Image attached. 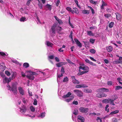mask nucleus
<instances>
[{
	"mask_svg": "<svg viewBox=\"0 0 122 122\" xmlns=\"http://www.w3.org/2000/svg\"><path fill=\"white\" fill-rule=\"evenodd\" d=\"M17 83L16 82H15L12 83L11 86L8 84L7 87L8 90L11 91L14 94H17Z\"/></svg>",
	"mask_w": 122,
	"mask_h": 122,
	"instance_id": "nucleus-1",
	"label": "nucleus"
},
{
	"mask_svg": "<svg viewBox=\"0 0 122 122\" xmlns=\"http://www.w3.org/2000/svg\"><path fill=\"white\" fill-rule=\"evenodd\" d=\"M63 29L59 26H57L56 25H54L51 27L50 31V35L52 37L54 36L56 32V30L57 31L58 33H59L60 31H61Z\"/></svg>",
	"mask_w": 122,
	"mask_h": 122,
	"instance_id": "nucleus-2",
	"label": "nucleus"
},
{
	"mask_svg": "<svg viewBox=\"0 0 122 122\" xmlns=\"http://www.w3.org/2000/svg\"><path fill=\"white\" fill-rule=\"evenodd\" d=\"M19 109H20L19 111L22 114L24 115L25 116L31 117L32 118L35 117V116H31L28 114H25L27 110V108L25 106L22 105L21 107H20Z\"/></svg>",
	"mask_w": 122,
	"mask_h": 122,
	"instance_id": "nucleus-3",
	"label": "nucleus"
},
{
	"mask_svg": "<svg viewBox=\"0 0 122 122\" xmlns=\"http://www.w3.org/2000/svg\"><path fill=\"white\" fill-rule=\"evenodd\" d=\"M80 65V66L79 67L80 69H81L84 71H86L84 72H86V73L88 72L89 71V68L88 66L83 64H81Z\"/></svg>",
	"mask_w": 122,
	"mask_h": 122,
	"instance_id": "nucleus-4",
	"label": "nucleus"
},
{
	"mask_svg": "<svg viewBox=\"0 0 122 122\" xmlns=\"http://www.w3.org/2000/svg\"><path fill=\"white\" fill-rule=\"evenodd\" d=\"M73 92L78 97H81L83 96V92L81 91L78 90H73Z\"/></svg>",
	"mask_w": 122,
	"mask_h": 122,
	"instance_id": "nucleus-5",
	"label": "nucleus"
},
{
	"mask_svg": "<svg viewBox=\"0 0 122 122\" xmlns=\"http://www.w3.org/2000/svg\"><path fill=\"white\" fill-rule=\"evenodd\" d=\"M109 91V90L108 89L105 88H101L98 89L97 90V92H107Z\"/></svg>",
	"mask_w": 122,
	"mask_h": 122,
	"instance_id": "nucleus-6",
	"label": "nucleus"
},
{
	"mask_svg": "<svg viewBox=\"0 0 122 122\" xmlns=\"http://www.w3.org/2000/svg\"><path fill=\"white\" fill-rule=\"evenodd\" d=\"M79 111L83 113H86L88 111V109L86 108L81 107L79 108Z\"/></svg>",
	"mask_w": 122,
	"mask_h": 122,
	"instance_id": "nucleus-7",
	"label": "nucleus"
},
{
	"mask_svg": "<svg viewBox=\"0 0 122 122\" xmlns=\"http://www.w3.org/2000/svg\"><path fill=\"white\" fill-rule=\"evenodd\" d=\"M11 80V79H10V77L8 78L5 77L3 78V83H8Z\"/></svg>",
	"mask_w": 122,
	"mask_h": 122,
	"instance_id": "nucleus-8",
	"label": "nucleus"
},
{
	"mask_svg": "<svg viewBox=\"0 0 122 122\" xmlns=\"http://www.w3.org/2000/svg\"><path fill=\"white\" fill-rule=\"evenodd\" d=\"M77 119L78 122H84V118L83 117L79 115L78 116Z\"/></svg>",
	"mask_w": 122,
	"mask_h": 122,
	"instance_id": "nucleus-9",
	"label": "nucleus"
},
{
	"mask_svg": "<svg viewBox=\"0 0 122 122\" xmlns=\"http://www.w3.org/2000/svg\"><path fill=\"white\" fill-rule=\"evenodd\" d=\"M71 78L74 84H77L79 83L80 82L78 81L76 79L75 76H71Z\"/></svg>",
	"mask_w": 122,
	"mask_h": 122,
	"instance_id": "nucleus-10",
	"label": "nucleus"
},
{
	"mask_svg": "<svg viewBox=\"0 0 122 122\" xmlns=\"http://www.w3.org/2000/svg\"><path fill=\"white\" fill-rule=\"evenodd\" d=\"M18 89L20 94L22 95H24L25 94V92L23 88L21 87H19Z\"/></svg>",
	"mask_w": 122,
	"mask_h": 122,
	"instance_id": "nucleus-11",
	"label": "nucleus"
},
{
	"mask_svg": "<svg viewBox=\"0 0 122 122\" xmlns=\"http://www.w3.org/2000/svg\"><path fill=\"white\" fill-rule=\"evenodd\" d=\"M115 15H116L117 20H120L122 18V16L121 15L118 13H116Z\"/></svg>",
	"mask_w": 122,
	"mask_h": 122,
	"instance_id": "nucleus-12",
	"label": "nucleus"
},
{
	"mask_svg": "<svg viewBox=\"0 0 122 122\" xmlns=\"http://www.w3.org/2000/svg\"><path fill=\"white\" fill-rule=\"evenodd\" d=\"M67 62H60L56 64V66L58 67H60L61 66L63 65H65L67 64Z\"/></svg>",
	"mask_w": 122,
	"mask_h": 122,
	"instance_id": "nucleus-13",
	"label": "nucleus"
},
{
	"mask_svg": "<svg viewBox=\"0 0 122 122\" xmlns=\"http://www.w3.org/2000/svg\"><path fill=\"white\" fill-rule=\"evenodd\" d=\"M74 41L77 44V45L80 47H81L82 46L81 44L78 40L77 39H75Z\"/></svg>",
	"mask_w": 122,
	"mask_h": 122,
	"instance_id": "nucleus-14",
	"label": "nucleus"
},
{
	"mask_svg": "<svg viewBox=\"0 0 122 122\" xmlns=\"http://www.w3.org/2000/svg\"><path fill=\"white\" fill-rule=\"evenodd\" d=\"M11 76L10 77V79L11 80L14 78L16 76L17 73L16 72H14L11 73Z\"/></svg>",
	"mask_w": 122,
	"mask_h": 122,
	"instance_id": "nucleus-15",
	"label": "nucleus"
},
{
	"mask_svg": "<svg viewBox=\"0 0 122 122\" xmlns=\"http://www.w3.org/2000/svg\"><path fill=\"white\" fill-rule=\"evenodd\" d=\"M114 97H115L114 98H113L112 100L111 99V100L110 101V104L113 106L115 105V104L114 103V101L115 99H117V98L116 96L115 95Z\"/></svg>",
	"mask_w": 122,
	"mask_h": 122,
	"instance_id": "nucleus-16",
	"label": "nucleus"
},
{
	"mask_svg": "<svg viewBox=\"0 0 122 122\" xmlns=\"http://www.w3.org/2000/svg\"><path fill=\"white\" fill-rule=\"evenodd\" d=\"M26 77L32 80H34L35 78L34 76H32V75L30 74L27 75L26 76Z\"/></svg>",
	"mask_w": 122,
	"mask_h": 122,
	"instance_id": "nucleus-17",
	"label": "nucleus"
},
{
	"mask_svg": "<svg viewBox=\"0 0 122 122\" xmlns=\"http://www.w3.org/2000/svg\"><path fill=\"white\" fill-rule=\"evenodd\" d=\"M102 5L101 6L100 8L102 9H103L104 8V6H106L107 5L103 0L102 1Z\"/></svg>",
	"mask_w": 122,
	"mask_h": 122,
	"instance_id": "nucleus-18",
	"label": "nucleus"
},
{
	"mask_svg": "<svg viewBox=\"0 0 122 122\" xmlns=\"http://www.w3.org/2000/svg\"><path fill=\"white\" fill-rule=\"evenodd\" d=\"M88 86L84 85H77L76 86V88H79L81 87L85 88L87 87Z\"/></svg>",
	"mask_w": 122,
	"mask_h": 122,
	"instance_id": "nucleus-19",
	"label": "nucleus"
},
{
	"mask_svg": "<svg viewBox=\"0 0 122 122\" xmlns=\"http://www.w3.org/2000/svg\"><path fill=\"white\" fill-rule=\"evenodd\" d=\"M71 94V93L70 92H69L66 95H63L62 96V97L64 98H66L69 97L70 95Z\"/></svg>",
	"mask_w": 122,
	"mask_h": 122,
	"instance_id": "nucleus-20",
	"label": "nucleus"
},
{
	"mask_svg": "<svg viewBox=\"0 0 122 122\" xmlns=\"http://www.w3.org/2000/svg\"><path fill=\"white\" fill-rule=\"evenodd\" d=\"M71 12L73 14H74V13H75L77 14H78L79 13L77 9L76 8L73 9V10L71 11Z\"/></svg>",
	"mask_w": 122,
	"mask_h": 122,
	"instance_id": "nucleus-21",
	"label": "nucleus"
},
{
	"mask_svg": "<svg viewBox=\"0 0 122 122\" xmlns=\"http://www.w3.org/2000/svg\"><path fill=\"white\" fill-rule=\"evenodd\" d=\"M111 100V99L108 98L103 100L102 101L103 102L106 103H108Z\"/></svg>",
	"mask_w": 122,
	"mask_h": 122,
	"instance_id": "nucleus-22",
	"label": "nucleus"
},
{
	"mask_svg": "<svg viewBox=\"0 0 122 122\" xmlns=\"http://www.w3.org/2000/svg\"><path fill=\"white\" fill-rule=\"evenodd\" d=\"M106 49L108 52H110L112 51L113 48L111 46H109L108 47H107Z\"/></svg>",
	"mask_w": 122,
	"mask_h": 122,
	"instance_id": "nucleus-23",
	"label": "nucleus"
},
{
	"mask_svg": "<svg viewBox=\"0 0 122 122\" xmlns=\"http://www.w3.org/2000/svg\"><path fill=\"white\" fill-rule=\"evenodd\" d=\"M74 98V96H71L70 98L65 99V101L67 102H68L72 100Z\"/></svg>",
	"mask_w": 122,
	"mask_h": 122,
	"instance_id": "nucleus-24",
	"label": "nucleus"
},
{
	"mask_svg": "<svg viewBox=\"0 0 122 122\" xmlns=\"http://www.w3.org/2000/svg\"><path fill=\"white\" fill-rule=\"evenodd\" d=\"M46 44L47 46L51 47H52L53 45V44L49 41H47Z\"/></svg>",
	"mask_w": 122,
	"mask_h": 122,
	"instance_id": "nucleus-25",
	"label": "nucleus"
},
{
	"mask_svg": "<svg viewBox=\"0 0 122 122\" xmlns=\"http://www.w3.org/2000/svg\"><path fill=\"white\" fill-rule=\"evenodd\" d=\"M90 13L89 10H83L82 11V13L84 14H88Z\"/></svg>",
	"mask_w": 122,
	"mask_h": 122,
	"instance_id": "nucleus-26",
	"label": "nucleus"
},
{
	"mask_svg": "<svg viewBox=\"0 0 122 122\" xmlns=\"http://www.w3.org/2000/svg\"><path fill=\"white\" fill-rule=\"evenodd\" d=\"M45 8H47L48 10H51V6L49 4H47L45 6Z\"/></svg>",
	"mask_w": 122,
	"mask_h": 122,
	"instance_id": "nucleus-27",
	"label": "nucleus"
},
{
	"mask_svg": "<svg viewBox=\"0 0 122 122\" xmlns=\"http://www.w3.org/2000/svg\"><path fill=\"white\" fill-rule=\"evenodd\" d=\"M45 114L46 113L45 112H43L42 113H41L40 115L38 116V117H40L41 118H43L45 116Z\"/></svg>",
	"mask_w": 122,
	"mask_h": 122,
	"instance_id": "nucleus-28",
	"label": "nucleus"
},
{
	"mask_svg": "<svg viewBox=\"0 0 122 122\" xmlns=\"http://www.w3.org/2000/svg\"><path fill=\"white\" fill-rule=\"evenodd\" d=\"M87 34L89 36H94V35L91 31H88L87 32Z\"/></svg>",
	"mask_w": 122,
	"mask_h": 122,
	"instance_id": "nucleus-29",
	"label": "nucleus"
},
{
	"mask_svg": "<svg viewBox=\"0 0 122 122\" xmlns=\"http://www.w3.org/2000/svg\"><path fill=\"white\" fill-rule=\"evenodd\" d=\"M73 113L75 115H77L78 113V109L76 108L75 109L74 111L73 112Z\"/></svg>",
	"mask_w": 122,
	"mask_h": 122,
	"instance_id": "nucleus-30",
	"label": "nucleus"
},
{
	"mask_svg": "<svg viewBox=\"0 0 122 122\" xmlns=\"http://www.w3.org/2000/svg\"><path fill=\"white\" fill-rule=\"evenodd\" d=\"M119 112V111L118 110H117L111 112L110 114L113 115L114 114H116L118 113Z\"/></svg>",
	"mask_w": 122,
	"mask_h": 122,
	"instance_id": "nucleus-31",
	"label": "nucleus"
},
{
	"mask_svg": "<svg viewBox=\"0 0 122 122\" xmlns=\"http://www.w3.org/2000/svg\"><path fill=\"white\" fill-rule=\"evenodd\" d=\"M26 20V18L25 17H22L20 19V21L21 22H24Z\"/></svg>",
	"mask_w": 122,
	"mask_h": 122,
	"instance_id": "nucleus-32",
	"label": "nucleus"
},
{
	"mask_svg": "<svg viewBox=\"0 0 122 122\" xmlns=\"http://www.w3.org/2000/svg\"><path fill=\"white\" fill-rule=\"evenodd\" d=\"M23 66L25 68L28 67L29 66V65L28 63H24L23 65Z\"/></svg>",
	"mask_w": 122,
	"mask_h": 122,
	"instance_id": "nucleus-33",
	"label": "nucleus"
},
{
	"mask_svg": "<svg viewBox=\"0 0 122 122\" xmlns=\"http://www.w3.org/2000/svg\"><path fill=\"white\" fill-rule=\"evenodd\" d=\"M89 1L91 3L95 5H96L97 3V1H95L93 0H89Z\"/></svg>",
	"mask_w": 122,
	"mask_h": 122,
	"instance_id": "nucleus-34",
	"label": "nucleus"
},
{
	"mask_svg": "<svg viewBox=\"0 0 122 122\" xmlns=\"http://www.w3.org/2000/svg\"><path fill=\"white\" fill-rule=\"evenodd\" d=\"M114 23L113 22H111L109 24V27L110 28H111L114 25Z\"/></svg>",
	"mask_w": 122,
	"mask_h": 122,
	"instance_id": "nucleus-35",
	"label": "nucleus"
},
{
	"mask_svg": "<svg viewBox=\"0 0 122 122\" xmlns=\"http://www.w3.org/2000/svg\"><path fill=\"white\" fill-rule=\"evenodd\" d=\"M30 109L32 112H34L35 111V108L32 106H31L30 107Z\"/></svg>",
	"mask_w": 122,
	"mask_h": 122,
	"instance_id": "nucleus-36",
	"label": "nucleus"
},
{
	"mask_svg": "<svg viewBox=\"0 0 122 122\" xmlns=\"http://www.w3.org/2000/svg\"><path fill=\"white\" fill-rule=\"evenodd\" d=\"M117 80L120 84L122 85V82H121V81H122V80L121 78L120 77L118 78H117Z\"/></svg>",
	"mask_w": 122,
	"mask_h": 122,
	"instance_id": "nucleus-37",
	"label": "nucleus"
},
{
	"mask_svg": "<svg viewBox=\"0 0 122 122\" xmlns=\"http://www.w3.org/2000/svg\"><path fill=\"white\" fill-rule=\"evenodd\" d=\"M84 92L87 93H91L92 92V91L91 89H86L85 90Z\"/></svg>",
	"mask_w": 122,
	"mask_h": 122,
	"instance_id": "nucleus-38",
	"label": "nucleus"
},
{
	"mask_svg": "<svg viewBox=\"0 0 122 122\" xmlns=\"http://www.w3.org/2000/svg\"><path fill=\"white\" fill-rule=\"evenodd\" d=\"M88 7L91 9L92 14H94L95 13L94 10L91 6H88Z\"/></svg>",
	"mask_w": 122,
	"mask_h": 122,
	"instance_id": "nucleus-39",
	"label": "nucleus"
},
{
	"mask_svg": "<svg viewBox=\"0 0 122 122\" xmlns=\"http://www.w3.org/2000/svg\"><path fill=\"white\" fill-rule=\"evenodd\" d=\"M29 72L32 75V76L34 75H37V73L31 71H29Z\"/></svg>",
	"mask_w": 122,
	"mask_h": 122,
	"instance_id": "nucleus-40",
	"label": "nucleus"
},
{
	"mask_svg": "<svg viewBox=\"0 0 122 122\" xmlns=\"http://www.w3.org/2000/svg\"><path fill=\"white\" fill-rule=\"evenodd\" d=\"M115 87V90H118L120 89H122V87L119 86H116Z\"/></svg>",
	"mask_w": 122,
	"mask_h": 122,
	"instance_id": "nucleus-41",
	"label": "nucleus"
},
{
	"mask_svg": "<svg viewBox=\"0 0 122 122\" xmlns=\"http://www.w3.org/2000/svg\"><path fill=\"white\" fill-rule=\"evenodd\" d=\"M68 78L67 77H66L64 78V80H63V82H68Z\"/></svg>",
	"mask_w": 122,
	"mask_h": 122,
	"instance_id": "nucleus-42",
	"label": "nucleus"
},
{
	"mask_svg": "<svg viewBox=\"0 0 122 122\" xmlns=\"http://www.w3.org/2000/svg\"><path fill=\"white\" fill-rule=\"evenodd\" d=\"M104 16L105 17L108 18L109 17H111V15L110 14H104Z\"/></svg>",
	"mask_w": 122,
	"mask_h": 122,
	"instance_id": "nucleus-43",
	"label": "nucleus"
},
{
	"mask_svg": "<svg viewBox=\"0 0 122 122\" xmlns=\"http://www.w3.org/2000/svg\"><path fill=\"white\" fill-rule=\"evenodd\" d=\"M102 118L99 117H97L96 119L98 122H102Z\"/></svg>",
	"mask_w": 122,
	"mask_h": 122,
	"instance_id": "nucleus-44",
	"label": "nucleus"
},
{
	"mask_svg": "<svg viewBox=\"0 0 122 122\" xmlns=\"http://www.w3.org/2000/svg\"><path fill=\"white\" fill-rule=\"evenodd\" d=\"M90 51L91 53L93 54H95L96 52L95 50L94 49L90 50Z\"/></svg>",
	"mask_w": 122,
	"mask_h": 122,
	"instance_id": "nucleus-45",
	"label": "nucleus"
},
{
	"mask_svg": "<svg viewBox=\"0 0 122 122\" xmlns=\"http://www.w3.org/2000/svg\"><path fill=\"white\" fill-rule=\"evenodd\" d=\"M109 106V105L108 104L107 105L106 107H105V110L107 111V112H108L109 111V109H107L108 107Z\"/></svg>",
	"mask_w": 122,
	"mask_h": 122,
	"instance_id": "nucleus-46",
	"label": "nucleus"
},
{
	"mask_svg": "<svg viewBox=\"0 0 122 122\" xmlns=\"http://www.w3.org/2000/svg\"><path fill=\"white\" fill-rule=\"evenodd\" d=\"M69 24L73 28H74V26L70 22V18L69 17V18L68 20Z\"/></svg>",
	"mask_w": 122,
	"mask_h": 122,
	"instance_id": "nucleus-47",
	"label": "nucleus"
},
{
	"mask_svg": "<svg viewBox=\"0 0 122 122\" xmlns=\"http://www.w3.org/2000/svg\"><path fill=\"white\" fill-rule=\"evenodd\" d=\"M86 73V72H84V71H82L80 72L77 75L78 76H80L81 75L83 74H84L85 73Z\"/></svg>",
	"mask_w": 122,
	"mask_h": 122,
	"instance_id": "nucleus-48",
	"label": "nucleus"
},
{
	"mask_svg": "<svg viewBox=\"0 0 122 122\" xmlns=\"http://www.w3.org/2000/svg\"><path fill=\"white\" fill-rule=\"evenodd\" d=\"M89 41L92 43L93 44L95 41V39L91 38L90 39Z\"/></svg>",
	"mask_w": 122,
	"mask_h": 122,
	"instance_id": "nucleus-49",
	"label": "nucleus"
},
{
	"mask_svg": "<svg viewBox=\"0 0 122 122\" xmlns=\"http://www.w3.org/2000/svg\"><path fill=\"white\" fill-rule=\"evenodd\" d=\"M38 5L40 8L41 9L43 7L42 5L40 2L38 3Z\"/></svg>",
	"mask_w": 122,
	"mask_h": 122,
	"instance_id": "nucleus-50",
	"label": "nucleus"
},
{
	"mask_svg": "<svg viewBox=\"0 0 122 122\" xmlns=\"http://www.w3.org/2000/svg\"><path fill=\"white\" fill-rule=\"evenodd\" d=\"M101 97H106L107 96V94L104 93H101Z\"/></svg>",
	"mask_w": 122,
	"mask_h": 122,
	"instance_id": "nucleus-51",
	"label": "nucleus"
},
{
	"mask_svg": "<svg viewBox=\"0 0 122 122\" xmlns=\"http://www.w3.org/2000/svg\"><path fill=\"white\" fill-rule=\"evenodd\" d=\"M68 62V63H70V64H74L69 59H67L66 60Z\"/></svg>",
	"mask_w": 122,
	"mask_h": 122,
	"instance_id": "nucleus-52",
	"label": "nucleus"
},
{
	"mask_svg": "<svg viewBox=\"0 0 122 122\" xmlns=\"http://www.w3.org/2000/svg\"><path fill=\"white\" fill-rule=\"evenodd\" d=\"M115 62L117 64L121 63L122 65V61L120 60L116 61Z\"/></svg>",
	"mask_w": 122,
	"mask_h": 122,
	"instance_id": "nucleus-53",
	"label": "nucleus"
},
{
	"mask_svg": "<svg viewBox=\"0 0 122 122\" xmlns=\"http://www.w3.org/2000/svg\"><path fill=\"white\" fill-rule=\"evenodd\" d=\"M90 29L91 30L97 29V27L95 26H93L90 27Z\"/></svg>",
	"mask_w": 122,
	"mask_h": 122,
	"instance_id": "nucleus-54",
	"label": "nucleus"
},
{
	"mask_svg": "<svg viewBox=\"0 0 122 122\" xmlns=\"http://www.w3.org/2000/svg\"><path fill=\"white\" fill-rule=\"evenodd\" d=\"M61 72L62 73L64 74L65 72L64 68L63 67H62L61 70Z\"/></svg>",
	"mask_w": 122,
	"mask_h": 122,
	"instance_id": "nucleus-55",
	"label": "nucleus"
},
{
	"mask_svg": "<svg viewBox=\"0 0 122 122\" xmlns=\"http://www.w3.org/2000/svg\"><path fill=\"white\" fill-rule=\"evenodd\" d=\"M5 74L7 76H9L10 75V72L8 71H5Z\"/></svg>",
	"mask_w": 122,
	"mask_h": 122,
	"instance_id": "nucleus-56",
	"label": "nucleus"
},
{
	"mask_svg": "<svg viewBox=\"0 0 122 122\" xmlns=\"http://www.w3.org/2000/svg\"><path fill=\"white\" fill-rule=\"evenodd\" d=\"M58 23L62 25L63 24V22L62 21V20L59 19V20L57 21Z\"/></svg>",
	"mask_w": 122,
	"mask_h": 122,
	"instance_id": "nucleus-57",
	"label": "nucleus"
},
{
	"mask_svg": "<svg viewBox=\"0 0 122 122\" xmlns=\"http://www.w3.org/2000/svg\"><path fill=\"white\" fill-rule=\"evenodd\" d=\"M101 93H98L97 95V97L99 98H101Z\"/></svg>",
	"mask_w": 122,
	"mask_h": 122,
	"instance_id": "nucleus-58",
	"label": "nucleus"
},
{
	"mask_svg": "<svg viewBox=\"0 0 122 122\" xmlns=\"http://www.w3.org/2000/svg\"><path fill=\"white\" fill-rule=\"evenodd\" d=\"M36 21H37V23L39 24H41V23L40 20L39 19L38 17H37V18L36 19Z\"/></svg>",
	"mask_w": 122,
	"mask_h": 122,
	"instance_id": "nucleus-59",
	"label": "nucleus"
},
{
	"mask_svg": "<svg viewBox=\"0 0 122 122\" xmlns=\"http://www.w3.org/2000/svg\"><path fill=\"white\" fill-rule=\"evenodd\" d=\"M37 104V101L36 99H35L34 100L33 104L35 105H36Z\"/></svg>",
	"mask_w": 122,
	"mask_h": 122,
	"instance_id": "nucleus-60",
	"label": "nucleus"
},
{
	"mask_svg": "<svg viewBox=\"0 0 122 122\" xmlns=\"http://www.w3.org/2000/svg\"><path fill=\"white\" fill-rule=\"evenodd\" d=\"M112 82L111 81H108L107 83V84L109 86L111 85L112 84Z\"/></svg>",
	"mask_w": 122,
	"mask_h": 122,
	"instance_id": "nucleus-61",
	"label": "nucleus"
},
{
	"mask_svg": "<svg viewBox=\"0 0 122 122\" xmlns=\"http://www.w3.org/2000/svg\"><path fill=\"white\" fill-rule=\"evenodd\" d=\"M66 9L68 11L71 12V11H72L71 8L70 7H67L66 8Z\"/></svg>",
	"mask_w": 122,
	"mask_h": 122,
	"instance_id": "nucleus-62",
	"label": "nucleus"
},
{
	"mask_svg": "<svg viewBox=\"0 0 122 122\" xmlns=\"http://www.w3.org/2000/svg\"><path fill=\"white\" fill-rule=\"evenodd\" d=\"M0 55L3 56L6 55V54L5 53L0 51Z\"/></svg>",
	"mask_w": 122,
	"mask_h": 122,
	"instance_id": "nucleus-63",
	"label": "nucleus"
},
{
	"mask_svg": "<svg viewBox=\"0 0 122 122\" xmlns=\"http://www.w3.org/2000/svg\"><path fill=\"white\" fill-rule=\"evenodd\" d=\"M89 64H90L91 65L94 66H96V65L95 64L93 63L91 61H90Z\"/></svg>",
	"mask_w": 122,
	"mask_h": 122,
	"instance_id": "nucleus-64",
	"label": "nucleus"
}]
</instances>
